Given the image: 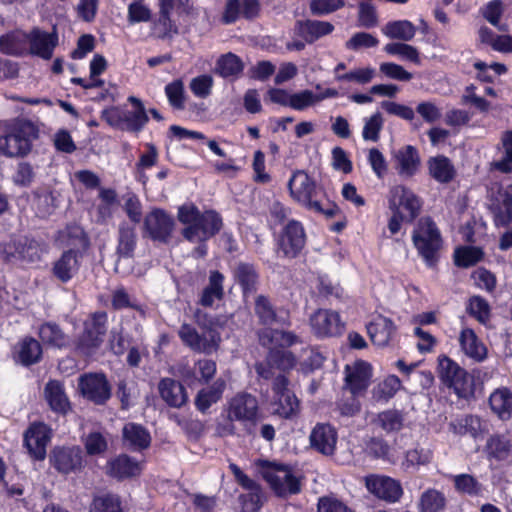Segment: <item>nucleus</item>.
Listing matches in <instances>:
<instances>
[{"instance_id":"obj_1","label":"nucleus","mask_w":512,"mask_h":512,"mask_svg":"<svg viewBox=\"0 0 512 512\" xmlns=\"http://www.w3.org/2000/svg\"><path fill=\"white\" fill-rule=\"evenodd\" d=\"M178 220L184 225L182 236L189 242L198 244L194 254L204 257L207 253L205 242L215 236L222 228V218L213 211L201 213L193 204H184L178 209Z\"/></svg>"},{"instance_id":"obj_2","label":"nucleus","mask_w":512,"mask_h":512,"mask_svg":"<svg viewBox=\"0 0 512 512\" xmlns=\"http://www.w3.org/2000/svg\"><path fill=\"white\" fill-rule=\"evenodd\" d=\"M38 137V128L27 119L16 118L5 124V134L0 136V154L9 157H24Z\"/></svg>"},{"instance_id":"obj_3","label":"nucleus","mask_w":512,"mask_h":512,"mask_svg":"<svg viewBox=\"0 0 512 512\" xmlns=\"http://www.w3.org/2000/svg\"><path fill=\"white\" fill-rule=\"evenodd\" d=\"M288 189L291 198L306 209L327 216H333L332 210H325L322 206L320 200L321 188L304 170L293 172L288 182Z\"/></svg>"},{"instance_id":"obj_4","label":"nucleus","mask_w":512,"mask_h":512,"mask_svg":"<svg viewBox=\"0 0 512 512\" xmlns=\"http://www.w3.org/2000/svg\"><path fill=\"white\" fill-rule=\"evenodd\" d=\"M412 241L425 263L430 267L435 266L443 241L436 223L430 217L419 219L412 234Z\"/></svg>"},{"instance_id":"obj_5","label":"nucleus","mask_w":512,"mask_h":512,"mask_svg":"<svg viewBox=\"0 0 512 512\" xmlns=\"http://www.w3.org/2000/svg\"><path fill=\"white\" fill-rule=\"evenodd\" d=\"M258 465L259 472L278 496L285 497L300 492V481L289 467L268 461H260Z\"/></svg>"},{"instance_id":"obj_6","label":"nucleus","mask_w":512,"mask_h":512,"mask_svg":"<svg viewBox=\"0 0 512 512\" xmlns=\"http://www.w3.org/2000/svg\"><path fill=\"white\" fill-rule=\"evenodd\" d=\"M178 335L192 351L210 355L219 349L221 335L215 327L201 329V332L189 324H183Z\"/></svg>"},{"instance_id":"obj_7","label":"nucleus","mask_w":512,"mask_h":512,"mask_svg":"<svg viewBox=\"0 0 512 512\" xmlns=\"http://www.w3.org/2000/svg\"><path fill=\"white\" fill-rule=\"evenodd\" d=\"M259 414V405L255 396L239 392L228 401L227 418L245 426L255 425Z\"/></svg>"},{"instance_id":"obj_8","label":"nucleus","mask_w":512,"mask_h":512,"mask_svg":"<svg viewBox=\"0 0 512 512\" xmlns=\"http://www.w3.org/2000/svg\"><path fill=\"white\" fill-rule=\"evenodd\" d=\"M107 314L105 312H96L85 322V329L80 336L77 349L90 355L103 342V336L106 333Z\"/></svg>"},{"instance_id":"obj_9","label":"nucleus","mask_w":512,"mask_h":512,"mask_svg":"<svg viewBox=\"0 0 512 512\" xmlns=\"http://www.w3.org/2000/svg\"><path fill=\"white\" fill-rule=\"evenodd\" d=\"M388 204L392 212H404L407 222H412L418 216L422 205L419 197L403 185L391 187Z\"/></svg>"},{"instance_id":"obj_10","label":"nucleus","mask_w":512,"mask_h":512,"mask_svg":"<svg viewBox=\"0 0 512 512\" xmlns=\"http://www.w3.org/2000/svg\"><path fill=\"white\" fill-rule=\"evenodd\" d=\"M144 229L154 241L167 243L174 229V220L164 210L153 209L144 218Z\"/></svg>"},{"instance_id":"obj_11","label":"nucleus","mask_w":512,"mask_h":512,"mask_svg":"<svg viewBox=\"0 0 512 512\" xmlns=\"http://www.w3.org/2000/svg\"><path fill=\"white\" fill-rule=\"evenodd\" d=\"M51 439V429L42 422L32 423L24 433V444L35 460L46 457V448Z\"/></svg>"},{"instance_id":"obj_12","label":"nucleus","mask_w":512,"mask_h":512,"mask_svg":"<svg viewBox=\"0 0 512 512\" xmlns=\"http://www.w3.org/2000/svg\"><path fill=\"white\" fill-rule=\"evenodd\" d=\"M372 368L364 361H356L345 367L344 390H348L352 396H359L366 391L370 384Z\"/></svg>"},{"instance_id":"obj_13","label":"nucleus","mask_w":512,"mask_h":512,"mask_svg":"<svg viewBox=\"0 0 512 512\" xmlns=\"http://www.w3.org/2000/svg\"><path fill=\"white\" fill-rule=\"evenodd\" d=\"M365 483L370 493L390 503L397 502L403 495L400 482L387 476H367Z\"/></svg>"},{"instance_id":"obj_14","label":"nucleus","mask_w":512,"mask_h":512,"mask_svg":"<svg viewBox=\"0 0 512 512\" xmlns=\"http://www.w3.org/2000/svg\"><path fill=\"white\" fill-rule=\"evenodd\" d=\"M310 325L317 337H332L341 334L343 324L337 312L318 309L310 317Z\"/></svg>"},{"instance_id":"obj_15","label":"nucleus","mask_w":512,"mask_h":512,"mask_svg":"<svg viewBox=\"0 0 512 512\" xmlns=\"http://www.w3.org/2000/svg\"><path fill=\"white\" fill-rule=\"evenodd\" d=\"M79 388L84 397L95 404H104L111 396V387L102 374L84 375L79 380Z\"/></svg>"},{"instance_id":"obj_16","label":"nucleus","mask_w":512,"mask_h":512,"mask_svg":"<svg viewBox=\"0 0 512 512\" xmlns=\"http://www.w3.org/2000/svg\"><path fill=\"white\" fill-rule=\"evenodd\" d=\"M27 36L28 54L49 60L52 58L54 48L58 44L56 32L48 33L39 28H33Z\"/></svg>"},{"instance_id":"obj_17","label":"nucleus","mask_w":512,"mask_h":512,"mask_svg":"<svg viewBox=\"0 0 512 512\" xmlns=\"http://www.w3.org/2000/svg\"><path fill=\"white\" fill-rule=\"evenodd\" d=\"M52 465L61 473L68 474L82 467V451L79 447H58L52 451Z\"/></svg>"},{"instance_id":"obj_18","label":"nucleus","mask_w":512,"mask_h":512,"mask_svg":"<svg viewBox=\"0 0 512 512\" xmlns=\"http://www.w3.org/2000/svg\"><path fill=\"white\" fill-rule=\"evenodd\" d=\"M42 252L43 249L38 242L29 239L11 241L3 247L6 260L19 258L33 263L41 259Z\"/></svg>"},{"instance_id":"obj_19","label":"nucleus","mask_w":512,"mask_h":512,"mask_svg":"<svg viewBox=\"0 0 512 512\" xmlns=\"http://www.w3.org/2000/svg\"><path fill=\"white\" fill-rule=\"evenodd\" d=\"M310 444L317 452L330 456L334 454L337 431L329 424H317L310 434Z\"/></svg>"},{"instance_id":"obj_20","label":"nucleus","mask_w":512,"mask_h":512,"mask_svg":"<svg viewBox=\"0 0 512 512\" xmlns=\"http://www.w3.org/2000/svg\"><path fill=\"white\" fill-rule=\"evenodd\" d=\"M306 238L302 225L299 222L291 221L284 229L280 240V248L283 253L290 257H296L305 246Z\"/></svg>"},{"instance_id":"obj_21","label":"nucleus","mask_w":512,"mask_h":512,"mask_svg":"<svg viewBox=\"0 0 512 512\" xmlns=\"http://www.w3.org/2000/svg\"><path fill=\"white\" fill-rule=\"evenodd\" d=\"M372 343L379 347L387 346L396 334L393 321L385 316L377 315L366 326Z\"/></svg>"},{"instance_id":"obj_22","label":"nucleus","mask_w":512,"mask_h":512,"mask_svg":"<svg viewBox=\"0 0 512 512\" xmlns=\"http://www.w3.org/2000/svg\"><path fill=\"white\" fill-rule=\"evenodd\" d=\"M395 169L402 177H412L420 167V156L415 147L404 146L394 153Z\"/></svg>"},{"instance_id":"obj_23","label":"nucleus","mask_w":512,"mask_h":512,"mask_svg":"<svg viewBox=\"0 0 512 512\" xmlns=\"http://www.w3.org/2000/svg\"><path fill=\"white\" fill-rule=\"evenodd\" d=\"M334 26L327 21L319 20H298L295 23V32L307 43H313L317 39L329 35Z\"/></svg>"},{"instance_id":"obj_24","label":"nucleus","mask_w":512,"mask_h":512,"mask_svg":"<svg viewBox=\"0 0 512 512\" xmlns=\"http://www.w3.org/2000/svg\"><path fill=\"white\" fill-rule=\"evenodd\" d=\"M259 343L264 347L278 349L277 347H289L299 343V337L292 332L264 328L258 332Z\"/></svg>"},{"instance_id":"obj_25","label":"nucleus","mask_w":512,"mask_h":512,"mask_svg":"<svg viewBox=\"0 0 512 512\" xmlns=\"http://www.w3.org/2000/svg\"><path fill=\"white\" fill-rule=\"evenodd\" d=\"M57 241L62 247L69 248L78 253L85 250L89 246V239L83 228L77 224L67 225L63 230L59 231Z\"/></svg>"},{"instance_id":"obj_26","label":"nucleus","mask_w":512,"mask_h":512,"mask_svg":"<svg viewBox=\"0 0 512 512\" xmlns=\"http://www.w3.org/2000/svg\"><path fill=\"white\" fill-rule=\"evenodd\" d=\"M122 436L124 445L133 451L146 449L151 442L149 432L142 425L136 423L125 424Z\"/></svg>"},{"instance_id":"obj_27","label":"nucleus","mask_w":512,"mask_h":512,"mask_svg":"<svg viewBox=\"0 0 512 512\" xmlns=\"http://www.w3.org/2000/svg\"><path fill=\"white\" fill-rule=\"evenodd\" d=\"M459 343L463 353L476 362H481L487 357V348L470 328L460 332Z\"/></svg>"},{"instance_id":"obj_28","label":"nucleus","mask_w":512,"mask_h":512,"mask_svg":"<svg viewBox=\"0 0 512 512\" xmlns=\"http://www.w3.org/2000/svg\"><path fill=\"white\" fill-rule=\"evenodd\" d=\"M158 389L162 399L172 407L179 408L187 402V393L182 384L171 378L160 381Z\"/></svg>"},{"instance_id":"obj_29","label":"nucleus","mask_w":512,"mask_h":512,"mask_svg":"<svg viewBox=\"0 0 512 512\" xmlns=\"http://www.w3.org/2000/svg\"><path fill=\"white\" fill-rule=\"evenodd\" d=\"M80 266L78 253L73 250H67L55 261L53 265V275L65 283L68 282L78 271Z\"/></svg>"},{"instance_id":"obj_30","label":"nucleus","mask_w":512,"mask_h":512,"mask_svg":"<svg viewBox=\"0 0 512 512\" xmlns=\"http://www.w3.org/2000/svg\"><path fill=\"white\" fill-rule=\"evenodd\" d=\"M141 472L140 464L127 455H119L107 464V473L117 479L134 477Z\"/></svg>"},{"instance_id":"obj_31","label":"nucleus","mask_w":512,"mask_h":512,"mask_svg":"<svg viewBox=\"0 0 512 512\" xmlns=\"http://www.w3.org/2000/svg\"><path fill=\"white\" fill-rule=\"evenodd\" d=\"M137 236L135 229L128 225H121L119 228V240L117 246L118 260L115 264V270H120L122 259L132 258L136 247Z\"/></svg>"},{"instance_id":"obj_32","label":"nucleus","mask_w":512,"mask_h":512,"mask_svg":"<svg viewBox=\"0 0 512 512\" xmlns=\"http://www.w3.org/2000/svg\"><path fill=\"white\" fill-rule=\"evenodd\" d=\"M438 370L440 378L447 386L457 388L463 384L466 372L447 356L439 357Z\"/></svg>"},{"instance_id":"obj_33","label":"nucleus","mask_w":512,"mask_h":512,"mask_svg":"<svg viewBox=\"0 0 512 512\" xmlns=\"http://www.w3.org/2000/svg\"><path fill=\"white\" fill-rule=\"evenodd\" d=\"M492 411L502 420L512 416V392L508 388H498L489 397Z\"/></svg>"},{"instance_id":"obj_34","label":"nucleus","mask_w":512,"mask_h":512,"mask_svg":"<svg viewBox=\"0 0 512 512\" xmlns=\"http://www.w3.org/2000/svg\"><path fill=\"white\" fill-rule=\"evenodd\" d=\"M225 388L226 382L219 378L208 388L200 390L195 400L197 409L205 413L212 404L221 399Z\"/></svg>"},{"instance_id":"obj_35","label":"nucleus","mask_w":512,"mask_h":512,"mask_svg":"<svg viewBox=\"0 0 512 512\" xmlns=\"http://www.w3.org/2000/svg\"><path fill=\"white\" fill-rule=\"evenodd\" d=\"M0 51L9 55L28 54L26 32L14 31L0 37Z\"/></svg>"},{"instance_id":"obj_36","label":"nucleus","mask_w":512,"mask_h":512,"mask_svg":"<svg viewBox=\"0 0 512 512\" xmlns=\"http://www.w3.org/2000/svg\"><path fill=\"white\" fill-rule=\"evenodd\" d=\"M429 174L440 183H449L455 177L456 171L451 161L442 155L428 161Z\"/></svg>"},{"instance_id":"obj_37","label":"nucleus","mask_w":512,"mask_h":512,"mask_svg":"<svg viewBox=\"0 0 512 512\" xmlns=\"http://www.w3.org/2000/svg\"><path fill=\"white\" fill-rule=\"evenodd\" d=\"M224 276L218 271H212L209 276V284L203 290L200 304L204 307H211L215 300H221L224 295L223 291Z\"/></svg>"},{"instance_id":"obj_38","label":"nucleus","mask_w":512,"mask_h":512,"mask_svg":"<svg viewBox=\"0 0 512 512\" xmlns=\"http://www.w3.org/2000/svg\"><path fill=\"white\" fill-rule=\"evenodd\" d=\"M382 32L390 39L408 42L414 38L416 27L408 20H397L388 22L382 28Z\"/></svg>"},{"instance_id":"obj_39","label":"nucleus","mask_w":512,"mask_h":512,"mask_svg":"<svg viewBox=\"0 0 512 512\" xmlns=\"http://www.w3.org/2000/svg\"><path fill=\"white\" fill-rule=\"evenodd\" d=\"M42 355V348L40 343L31 337L24 338L19 344L17 348V359L18 361L25 365L29 366L34 363H37Z\"/></svg>"},{"instance_id":"obj_40","label":"nucleus","mask_w":512,"mask_h":512,"mask_svg":"<svg viewBox=\"0 0 512 512\" xmlns=\"http://www.w3.org/2000/svg\"><path fill=\"white\" fill-rule=\"evenodd\" d=\"M45 397L54 411L65 413L68 410L69 401L60 382L49 381L45 387Z\"/></svg>"},{"instance_id":"obj_41","label":"nucleus","mask_w":512,"mask_h":512,"mask_svg":"<svg viewBox=\"0 0 512 512\" xmlns=\"http://www.w3.org/2000/svg\"><path fill=\"white\" fill-rule=\"evenodd\" d=\"M372 423L386 433L398 432L403 427L404 416L398 410L389 409L377 414Z\"/></svg>"},{"instance_id":"obj_42","label":"nucleus","mask_w":512,"mask_h":512,"mask_svg":"<svg viewBox=\"0 0 512 512\" xmlns=\"http://www.w3.org/2000/svg\"><path fill=\"white\" fill-rule=\"evenodd\" d=\"M384 51L393 56H398L402 60L409 61L415 65L421 64L420 52L410 44L403 42H391L384 46Z\"/></svg>"},{"instance_id":"obj_43","label":"nucleus","mask_w":512,"mask_h":512,"mask_svg":"<svg viewBox=\"0 0 512 512\" xmlns=\"http://www.w3.org/2000/svg\"><path fill=\"white\" fill-rule=\"evenodd\" d=\"M499 151L502 152L503 156L501 159L496 160L492 163L495 170L502 173L512 172V131H506L503 133L501 138V147Z\"/></svg>"},{"instance_id":"obj_44","label":"nucleus","mask_w":512,"mask_h":512,"mask_svg":"<svg viewBox=\"0 0 512 512\" xmlns=\"http://www.w3.org/2000/svg\"><path fill=\"white\" fill-rule=\"evenodd\" d=\"M452 479L455 490L461 494L478 497L483 493V485L470 474L455 475Z\"/></svg>"},{"instance_id":"obj_45","label":"nucleus","mask_w":512,"mask_h":512,"mask_svg":"<svg viewBox=\"0 0 512 512\" xmlns=\"http://www.w3.org/2000/svg\"><path fill=\"white\" fill-rule=\"evenodd\" d=\"M376 76V70L373 67H356L342 74H337V81L349 82L357 85H367Z\"/></svg>"},{"instance_id":"obj_46","label":"nucleus","mask_w":512,"mask_h":512,"mask_svg":"<svg viewBox=\"0 0 512 512\" xmlns=\"http://www.w3.org/2000/svg\"><path fill=\"white\" fill-rule=\"evenodd\" d=\"M243 68L241 59L231 52L222 55L216 63V72L224 78L239 75Z\"/></svg>"},{"instance_id":"obj_47","label":"nucleus","mask_w":512,"mask_h":512,"mask_svg":"<svg viewBox=\"0 0 512 512\" xmlns=\"http://www.w3.org/2000/svg\"><path fill=\"white\" fill-rule=\"evenodd\" d=\"M255 313L260 322L264 325H272L274 323L284 324L285 320L278 317L269 300L259 295L255 300Z\"/></svg>"},{"instance_id":"obj_48","label":"nucleus","mask_w":512,"mask_h":512,"mask_svg":"<svg viewBox=\"0 0 512 512\" xmlns=\"http://www.w3.org/2000/svg\"><path fill=\"white\" fill-rule=\"evenodd\" d=\"M446 505L444 495L435 489L425 491L419 500L420 512H440Z\"/></svg>"},{"instance_id":"obj_49","label":"nucleus","mask_w":512,"mask_h":512,"mask_svg":"<svg viewBox=\"0 0 512 512\" xmlns=\"http://www.w3.org/2000/svg\"><path fill=\"white\" fill-rule=\"evenodd\" d=\"M273 406L274 414L290 418L297 413L299 402L293 393H282L275 399Z\"/></svg>"},{"instance_id":"obj_50","label":"nucleus","mask_w":512,"mask_h":512,"mask_svg":"<svg viewBox=\"0 0 512 512\" xmlns=\"http://www.w3.org/2000/svg\"><path fill=\"white\" fill-rule=\"evenodd\" d=\"M483 255V251L478 247H459L454 252V262L459 267L467 268L481 261Z\"/></svg>"},{"instance_id":"obj_51","label":"nucleus","mask_w":512,"mask_h":512,"mask_svg":"<svg viewBox=\"0 0 512 512\" xmlns=\"http://www.w3.org/2000/svg\"><path fill=\"white\" fill-rule=\"evenodd\" d=\"M39 337L43 343L58 348L63 347L67 342L60 327L53 323L43 324L39 329Z\"/></svg>"},{"instance_id":"obj_52","label":"nucleus","mask_w":512,"mask_h":512,"mask_svg":"<svg viewBox=\"0 0 512 512\" xmlns=\"http://www.w3.org/2000/svg\"><path fill=\"white\" fill-rule=\"evenodd\" d=\"M234 275L238 283L242 286L245 294L255 291L257 274L253 266L246 263H240L235 268Z\"/></svg>"},{"instance_id":"obj_53","label":"nucleus","mask_w":512,"mask_h":512,"mask_svg":"<svg viewBox=\"0 0 512 512\" xmlns=\"http://www.w3.org/2000/svg\"><path fill=\"white\" fill-rule=\"evenodd\" d=\"M91 512H123L119 497L111 493H103L94 497Z\"/></svg>"},{"instance_id":"obj_54","label":"nucleus","mask_w":512,"mask_h":512,"mask_svg":"<svg viewBox=\"0 0 512 512\" xmlns=\"http://www.w3.org/2000/svg\"><path fill=\"white\" fill-rule=\"evenodd\" d=\"M364 451L368 456L374 459H381L389 462L392 461L390 454V446L385 440L381 438H369L365 442Z\"/></svg>"},{"instance_id":"obj_55","label":"nucleus","mask_w":512,"mask_h":512,"mask_svg":"<svg viewBox=\"0 0 512 512\" xmlns=\"http://www.w3.org/2000/svg\"><path fill=\"white\" fill-rule=\"evenodd\" d=\"M295 364L296 359L290 351L271 349L268 353V365L275 366L280 371L290 370Z\"/></svg>"},{"instance_id":"obj_56","label":"nucleus","mask_w":512,"mask_h":512,"mask_svg":"<svg viewBox=\"0 0 512 512\" xmlns=\"http://www.w3.org/2000/svg\"><path fill=\"white\" fill-rule=\"evenodd\" d=\"M433 458V452L428 447L417 446L405 454L404 465L407 467H418L428 465Z\"/></svg>"},{"instance_id":"obj_57","label":"nucleus","mask_w":512,"mask_h":512,"mask_svg":"<svg viewBox=\"0 0 512 512\" xmlns=\"http://www.w3.org/2000/svg\"><path fill=\"white\" fill-rule=\"evenodd\" d=\"M35 206L37 214L42 217H48L54 213L57 208V198L51 191H43L36 194Z\"/></svg>"},{"instance_id":"obj_58","label":"nucleus","mask_w":512,"mask_h":512,"mask_svg":"<svg viewBox=\"0 0 512 512\" xmlns=\"http://www.w3.org/2000/svg\"><path fill=\"white\" fill-rule=\"evenodd\" d=\"M345 0H311L310 12L314 16H324L343 8Z\"/></svg>"},{"instance_id":"obj_59","label":"nucleus","mask_w":512,"mask_h":512,"mask_svg":"<svg viewBox=\"0 0 512 512\" xmlns=\"http://www.w3.org/2000/svg\"><path fill=\"white\" fill-rule=\"evenodd\" d=\"M151 10L142 0H134L128 5V22L132 25L140 22H149L151 20Z\"/></svg>"},{"instance_id":"obj_60","label":"nucleus","mask_w":512,"mask_h":512,"mask_svg":"<svg viewBox=\"0 0 512 512\" xmlns=\"http://www.w3.org/2000/svg\"><path fill=\"white\" fill-rule=\"evenodd\" d=\"M153 29L160 39H171L178 34L176 24L171 20L170 16L160 15L153 24Z\"/></svg>"},{"instance_id":"obj_61","label":"nucleus","mask_w":512,"mask_h":512,"mask_svg":"<svg viewBox=\"0 0 512 512\" xmlns=\"http://www.w3.org/2000/svg\"><path fill=\"white\" fill-rule=\"evenodd\" d=\"M169 103L176 109L184 108V84L180 79L174 80L165 87Z\"/></svg>"},{"instance_id":"obj_62","label":"nucleus","mask_w":512,"mask_h":512,"mask_svg":"<svg viewBox=\"0 0 512 512\" xmlns=\"http://www.w3.org/2000/svg\"><path fill=\"white\" fill-rule=\"evenodd\" d=\"M378 43V39L372 34L367 32H357L346 42L345 46L349 50L358 51L363 48L375 47Z\"/></svg>"},{"instance_id":"obj_63","label":"nucleus","mask_w":512,"mask_h":512,"mask_svg":"<svg viewBox=\"0 0 512 512\" xmlns=\"http://www.w3.org/2000/svg\"><path fill=\"white\" fill-rule=\"evenodd\" d=\"M468 312L479 322L485 323L490 316V307L482 297L473 296L469 299Z\"/></svg>"},{"instance_id":"obj_64","label":"nucleus","mask_w":512,"mask_h":512,"mask_svg":"<svg viewBox=\"0 0 512 512\" xmlns=\"http://www.w3.org/2000/svg\"><path fill=\"white\" fill-rule=\"evenodd\" d=\"M383 126L382 115L377 112L368 118L363 128V138L367 141L377 142L379 140V133Z\"/></svg>"}]
</instances>
